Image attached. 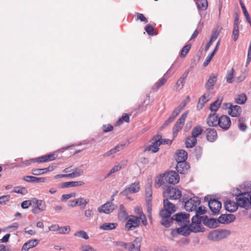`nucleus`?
I'll return each instance as SVG.
<instances>
[{"instance_id":"obj_20","label":"nucleus","mask_w":251,"mask_h":251,"mask_svg":"<svg viewBox=\"0 0 251 251\" xmlns=\"http://www.w3.org/2000/svg\"><path fill=\"white\" fill-rule=\"evenodd\" d=\"M206 134V139L210 142H214L218 138L216 129L212 128H207L205 131Z\"/></svg>"},{"instance_id":"obj_30","label":"nucleus","mask_w":251,"mask_h":251,"mask_svg":"<svg viewBox=\"0 0 251 251\" xmlns=\"http://www.w3.org/2000/svg\"><path fill=\"white\" fill-rule=\"evenodd\" d=\"M55 153H50L48 155L41 156L37 158V161L38 162H46L50 161L53 160L55 159L54 157Z\"/></svg>"},{"instance_id":"obj_28","label":"nucleus","mask_w":251,"mask_h":251,"mask_svg":"<svg viewBox=\"0 0 251 251\" xmlns=\"http://www.w3.org/2000/svg\"><path fill=\"white\" fill-rule=\"evenodd\" d=\"M118 216L119 219L121 221L126 220L128 217L126 209L122 204L120 205Z\"/></svg>"},{"instance_id":"obj_45","label":"nucleus","mask_w":251,"mask_h":251,"mask_svg":"<svg viewBox=\"0 0 251 251\" xmlns=\"http://www.w3.org/2000/svg\"><path fill=\"white\" fill-rule=\"evenodd\" d=\"M165 173L163 174L162 175H160L157 179L156 180V183L158 187H160L165 184L166 181L165 180Z\"/></svg>"},{"instance_id":"obj_59","label":"nucleus","mask_w":251,"mask_h":251,"mask_svg":"<svg viewBox=\"0 0 251 251\" xmlns=\"http://www.w3.org/2000/svg\"><path fill=\"white\" fill-rule=\"evenodd\" d=\"M174 120L175 119L170 116V117L164 122L163 125L161 126L160 129H162L168 126L170 123H172Z\"/></svg>"},{"instance_id":"obj_60","label":"nucleus","mask_w":251,"mask_h":251,"mask_svg":"<svg viewBox=\"0 0 251 251\" xmlns=\"http://www.w3.org/2000/svg\"><path fill=\"white\" fill-rule=\"evenodd\" d=\"M76 196L75 193H71L69 194H64L62 196L61 200L62 201H66L68 199L72 198L75 197Z\"/></svg>"},{"instance_id":"obj_51","label":"nucleus","mask_w":251,"mask_h":251,"mask_svg":"<svg viewBox=\"0 0 251 251\" xmlns=\"http://www.w3.org/2000/svg\"><path fill=\"white\" fill-rule=\"evenodd\" d=\"M202 216L198 215L195 214L192 218V223L191 224H201V222H202L203 218H201Z\"/></svg>"},{"instance_id":"obj_48","label":"nucleus","mask_w":251,"mask_h":251,"mask_svg":"<svg viewBox=\"0 0 251 251\" xmlns=\"http://www.w3.org/2000/svg\"><path fill=\"white\" fill-rule=\"evenodd\" d=\"M131 244L129 245L130 247L134 246L136 248V251H140L141 246V239L139 238H136L132 242Z\"/></svg>"},{"instance_id":"obj_7","label":"nucleus","mask_w":251,"mask_h":251,"mask_svg":"<svg viewBox=\"0 0 251 251\" xmlns=\"http://www.w3.org/2000/svg\"><path fill=\"white\" fill-rule=\"evenodd\" d=\"M189 214L184 212H179L173 216L174 221H176L178 226H184L189 223Z\"/></svg>"},{"instance_id":"obj_46","label":"nucleus","mask_w":251,"mask_h":251,"mask_svg":"<svg viewBox=\"0 0 251 251\" xmlns=\"http://www.w3.org/2000/svg\"><path fill=\"white\" fill-rule=\"evenodd\" d=\"M217 34L216 32H212L210 39L205 46V51H207L209 49V48L210 47V46L211 45L212 43L217 39Z\"/></svg>"},{"instance_id":"obj_50","label":"nucleus","mask_w":251,"mask_h":251,"mask_svg":"<svg viewBox=\"0 0 251 251\" xmlns=\"http://www.w3.org/2000/svg\"><path fill=\"white\" fill-rule=\"evenodd\" d=\"M202 152V148L201 146H198L195 148L194 153L197 160H199V159L201 157Z\"/></svg>"},{"instance_id":"obj_33","label":"nucleus","mask_w":251,"mask_h":251,"mask_svg":"<svg viewBox=\"0 0 251 251\" xmlns=\"http://www.w3.org/2000/svg\"><path fill=\"white\" fill-rule=\"evenodd\" d=\"M197 142V138L192 137V136L188 137L185 141V146L187 148H192L195 146Z\"/></svg>"},{"instance_id":"obj_9","label":"nucleus","mask_w":251,"mask_h":251,"mask_svg":"<svg viewBox=\"0 0 251 251\" xmlns=\"http://www.w3.org/2000/svg\"><path fill=\"white\" fill-rule=\"evenodd\" d=\"M139 182H135L126 187L124 190L120 192V195L127 196L129 193H136L139 192Z\"/></svg>"},{"instance_id":"obj_61","label":"nucleus","mask_w":251,"mask_h":251,"mask_svg":"<svg viewBox=\"0 0 251 251\" xmlns=\"http://www.w3.org/2000/svg\"><path fill=\"white\" fill-rule=\"evenodd\" d=\"M32 202L30 201H24L21 203V207L23 209H27L30 205H31Z\"/></svg>"},{"instance_id":"obj_58","label":"nucleus","mask_w":251,"mask_h":251,"mask_svg":"<svg viewBox=\"0 0 251 251\" xmlns=\"http://www.w3.org/2000/svg\"><path fill=\"white\" fill-rule=\"evenodd\" d=\"M136 15L137 20H139L141 22H144L145 23H147L148 22V19L144 16L143 14L136 13Z\"/></svg>"},{"instance_id":"obj_12","label":"nucleus","mask_w":251,"mask_h":251,"mask_svg":"<svg viewBox=\"0 0 251 251\" xmlns=\"http://www.w3.org/2000/svg\"><path fill=\"white\" fill-rule=\"evenodd\" d=\"M225 105L226 106L229 105V107H228V114L230 116L236 117H239L241 115L242 110L240 106L237 105H233L230 103H226Z\"/></svg>"},{"instance_id":"obj_54","label":"nucleus","mask_w":251,"mask_h":251,"mask_svg":"<svg viewBox=\"0 0 251 251\" xmlns=\"http://www.w3.org/2000/svg\"><path fill=\"white\" fill-rule=\"evenodd\" d=\"M57 164L53 163L52 165H50L47 168L42 169L43 174H45L48 172H51V171H53L55 168L57 167Z\"/></svg>"},{"instance_id":"obj_4","label":"nucleus","mask_w":251,"mask_h":251,"mask_svg":"<svg viewBox=\"0 0 251 251\" xmlns=\"http://www.w3.org/2000/svg\"><path fill=\"white\" fill-rule=\"evenodd\" d=\"M182 202L185 203L184 208L186 211H193L201 203V199L198 197H194L186 201L185 198L182 199Z\"/></svg>"},{"instance_id":"obj_16","label":"nucleus","mask_w":251,"mask_h":251,"mask_svg":"<svg viewBox=\"0 0 251 251\" xmlns=\"http://www.w3.org/2000/svg\"><path fill=\"white\" fill-rule=\"evenodd\" d=\"M185 227V231L188 233V235L190 234L191 232H203V230L201 226V224H191L190 226H188V225L184 226Z\"/></svg>"},{"instance_id":"obj_29","label":"nucleus","mask_w":251,"mask_h":251,"mask_svg":"<svg viewBox=\"0 0 251 251\" xmlns=\"http://www.w3.org/2000/svg\"><path fill=\"white\" fill-rule=\"evenodd\" d=\"M145 194L146 197V201L151 202L152 201V187L150 183H147L145 186Z\"/></svg>"},{"instance_id":"obj_27","label":"nucleus","mask_w":251,"mask_h":251,"mask_svg":"<svg viewBox=\"0 0 251 251\" xmlns=\"http://www.w3.org/2000/svg\"><path fill=\"white\" fill-rule=\"evenodd\" d=\"M187 158V153L186 151L183 150H178L176 154L175 159L177 163L181 161H186Z\"/></svg>"},{"instance_id":"obj_52","label":"nucleus","mask_w":251,"mask_h":251,"mask_svg":"<svg viewBox=\"0 0 251 251\" xmlns=\"http://www.w3.org/2000/svg\"><path fill=\"white\" fill-rule=\"evenodd\" d=\"M194 211L196 212V214L199 216L203 215L206 212L205 207L202 206L197 207V209Z\"/></svg>"},{"instance_id":"obj_43","label":"nucleus","mask_w":251,"mask_h":251,"mask_svg":"<svg viewBox=\"0 0 251 251\" xmlns=\"http://www.w3.org/2000/svg\"><path fill=\"white\" fill-rule=\"evenodd\" d=\"M13 192L17 194H21L23 195L26 194L28 192L26 188L22 186L15 187L13 189Z\"/></svg>"},{"instance_id":"obj_57","label":"nucleus","mask_w":251,"mask_h":251,"mask_svg":"<svg viewBox=\"0 0 251 251\" xmlns=\"http://www.w3.org/2000/svg\"><path fill=\"white\" fill-rule=\"evenodd\" d=\"M70 231V228L69 226H59V233L60 234H65L69 233Z\"/></svg>"},{"instance_id":"obj_31","label":"nucleus","mask_w":251,"mask_h":251,"mask_svg":"<svg viewBox=\"0 0 251 251\" xmlns=\"http://www.w3.org/2000/svg\"><path fill=\"white\" fill-rule=\"evenodd\" d=\"M84 184V182L82 181L65 182L62 184L61 188L76 187L77 186H81Z\"/></svg>"},{"instance_id":"obj_64","label":"nucleus","mask_w":251,"mask_h":251,"mask_svg":"<svg viewBox=\"0 0 251 251\" xmlns=\"http://www.w3.org/2000/svg\"><path fill=\"white\" fill-rule=\"evenodd\" d=\"M31 173L34 176H38L43 174L42 169H34L31 170Z\"/></svg>"},{"instance_id":"obj_56","label":"nucleus","mask_w":251,"mask_h":251,"mask_svg":"<svg viewBox=\"0 0 251 251\" xmlns=\"http://www.w3.org/2000/svg\"><path fill=\"white\" fill-rule=\"evenodd\" d=\"M10 196L9 195L2 196L0 197V204H5L6 202L9 201Z\"/></svg>"},{"instance_id":"obj_34","label":"nucleus","mask_w":251,"mask_h":251,"mask_svg":"<svg viewBox=\"0 0 251 251\" xmlns=\"http://www.w3.org/2000/svg\"><path fill=\"white\" fill-rule=\"evenodd\" d=\"M222 100V98H218L215 101L210 104V110L212 112H216L220 107Z\"/></svg>"},{"instance_id":"obj_32","label":"nucleus","mask_w":251,"mask_h":251,"mask_svg":"<svg viewBox=\"0 0 251 251\" xmlns=\"http://www.w3.org/2000/svg\"><path fill=\"white\" fill-rule=\"evenodd\" d=\"M117 226L116 223H105L100 226V229L104 230H111L115 229Z\"/></svg>"},{"instance_id":"obj_35","label":"nucleus","mask_w":251,"mask_h":251,"mask_svg":"<svg viewBox=\"0 0 251 251\" xmlns=\"http://www.w3.org/2000/svg\"><path fill=\"white\" fill-rule=\"evenodd\" d=\"M192 68L191 67L190 69H188L185 71L181 76L177 80L176 83V85L179 86V85L181 84L182 85V87H183L185 80L187 78V75Z\"/></svg>"},{"instance_id":"obj_17","label":"nucleus","mask_w":251,"mask_h":251,"mask_svg":"<svg viewBox=\"0 0 251 251\" xmlns=\"http://www.w3.org/2000/svg\"><path fill=\"white\" fill-rule=\"evenodd\" d=\"M219 117L216 112L209 114L207 118L206 123L209 126H219Z\"/></svg>"},{"instance_id":"obj_53","label":"nucleus","mask_w":251,"mask_h":251,"mask_svg":"<svg viewBox=\"0 0 251 251\" xmlns=\"http://www.w3.org/2000/svg\"><path fill=\"white\" fill-rule=\"evenodd\" d=\"M73 173L75 177H78L83 174L82 169L78 168H76L73 170Z\"/></svg>"},{"instance_id":"obj_38","label":"nucleus","mask_w":251,"mask_h":251,"mask_svg":"<svg viewBox=\"0 0 251 251\" xmlns=\"http://www.w3.org/2000/svg\"><path fill=\"white\" fill-rule=\"evenodd\" d=\"M247 100V96L245 94H241L235 99V101L237 104H243L245 103Z\"/></svg>"},{"instance_id":"obj_2","label":"nucleus","mask_w":251,"mask_h":251,"mask_svg":"<svg viewBox=\"0 0 251 251\" xmlns=\"http://www.w3.org/2000/svg\"><path fill=\"white\" fill-rule=\"evenodd\" d=\"M204 200L208 201V207L212 213V215H217L220 213L222 208V203L218 200L213 198L211 196L207 195L204 197Z\"/></svg>"},{"instance_id":"obj_15","label":"nucleus","mask_w":251,"mask_h":251,"mask_svg":"<svg viewBox=\"0 0 251 251\" xmlns=\"http://www.w3.org/2000/svg\"><path fill=\"white\" fill-rule=\"evenodd\" d=\"M219 126L222 129L226 130L231 126L230 118L226 115H222L219 118Z\"/></svg>"},{"instance_id":"obj_26","label":"nucleus","mask_w":251,"mask_h":251,"mask_svg":"<svg viewBox=\"0 0 251 251\" xmlns=\"http://www.w3.org/2000/svg\"><path fill=\"white\" fill-rule=\"evenodd\" d=\"M185 226H181L180 227L173 229L171 233V235L174 237H176L178 234H181L184 236H188V233L185 231Z\"/></svg>"},{"instance_id":"obj_44","label":"nucleus","mask_w":251,"mask_h":251,"mask_svg":"<svg viewBox=\"0 0 251 251\" xmlns=\"http://www.w3.org/2000/svg\"><path fill=\"white\" fill-rule=\"evenodd\" d=\"M129 121V115L127 114H125L123 115L116 123L115 126H119L122 124L124 122L128 123Z\"/></svg>"},{"instance_id":"obj_63","label":"nucleus","mask_w":251,"mask_h":251,"mask_svg":"<svg viewBox=\"0 0 251 251\" xmlns=\"http://www.w3.org/2000/svg\"><path fill=\"white\" fill-rule=\"evenodd\" d=\"M82 251H96L94 248L88 245H83L81 246Z\"/></svg>"},{"instance_id":"obj_5","label":"nucleus","mask_w":251,"mask_h":251,"mask_svg":"<svg viewBox=\"0 0 251 251\" xmlns=\"http://www.w3.org/2000/svg\"><path fill=\"white\" fill-rule=\"evenodd\" d=\"M230 232L226 229L214 230L208 235V239L212 241H219L226 238Z\"/></svg>"},{"instance_id":"obj_47","label":"nucleus","mask_w":251,"mask_h":251,"mask_svg":"<svg viewBox=\"0 0 251 251\" xmlns=\"http://www.w3.org/2000/svg\"><path fill=\"white\" fill-rule=\"evenodd\" d=\"M74 236L81 237L86 240L89 239V236L88 235L87 232L83 230H79L78 231L75 232L74 233Z\"/></svg>"},{"instance_id":"obj_62","label":"nucleus","mask_w":251,"mask_h":251,"mask_svg":"<svg viewBox=\"0 0 251 251\" xmlns=\"http://www.w3.org/2000/svg\"><path fill=\"white\" fill-rule=\"evenodd\" d=\"M113 129V127L111 125H103L102 126V130L104 132H108L111 131H112Z\"/></svg>"},{"instance_id":"obj_3","label":"nucleus","mask_w":251,"mask_h":251,"mask_svg":"<svg viewBox=\"0 0 251 251\" xmlns=\"http://www.w3.org/2000/svg\"><path fill=\"white\" fill-rule=\"evenodd\" d=\"M181 192L177 188L174 187H168L166 191L163 193V205L164 204V201L169 200H179L181 197Z\"/></svg>"},{"instance_id":"obj_6","label":"nucleus","mask_w":251,"mask_h":251,"mask_svg":"<svg viewBox=\"0 0 251 251\" xmlns=\"http://www.w3.org/2000/svg\"><path fill=\"white\" fill-rule=\"evenodd\" d=\"M31 201L34 204L32 208V212L33 214H38L46 210V204L44 201L32 198Z\"/></svg>"},{"instance_id":"obj_21","label":"nucleus","mask_w":251,"mask_h":251,"mask_svg":"<svg viewBox=\"0 0 251 251\" xmlns=\"http://www.w3.org/2000/svg\"><path fill=\"white\" fill-rule=\"evenodd\" d=\"M190 165L186 161H181L177 163L176 166V170L177 172L181 174H185L190 168Z\"/></svg>"},{"instance_id":"obj_40","label":"nucleus","mask_w":251,"mask_h":251,"mask_svg":"<svg viewBox=\"0 0 251 251\" xmlns=\"http://www.w3.org/2000/svg\"><path fill=\"white\" fill-rule=\"evenodd\" d=\"M191 45L189 44L185 45L181 50L179 56L181 57H184L190 50Z\"/></svg>"},{"instance_id":"obj_49","label":"nucleus","mask_w":251,"mask_h":251,"mask_svg":"<svg viewBox=\"0 0 251 251\" xmlns=\"http://www.w3.org/2000/svg\"><path fill=\"white\" fill-rule=\"evenodd\" d=\"M231 194L232 195L236 196V198H238L240 196H243V195H246V193L245 192H242L240 189H239L238 188H236V189H233L231 192Z\"/></svg>"},{"instance_id":"obj_18","label":"nucleus","mask_w":251,"mask_h":251,"mask_svg":"<svg viewBox=\"0 0 251 251\" xmlns=\"http://www.w3.org/2000/svg\"><path fill=\"white\" fill-rule=\"evenodd\" d=\"M220 224H226L233 222L235 221L236 217L233 214H222L219 218Z\"/></svg>"},{"instance_id":"obj_23","label":"nucleus","mask_w":251,"mask_h":251,"mask_svg":"<svg viewBox=\"0 0 251 251\" xmlns=\"http://www.w3.org/2000/svg\"><path fill=\"white\" fill-rule=\"evenodd\" d=\"M217 76L215 75L214 74H211L209 78L208 79L205 87L207 90H211L213 89V87L217 82Z\"/></svg>"},{"instance_id":"obj_39","label":"nucleus","mask_w":251,"mask_h":251,"mask_svg":"<svg viewBox=\"0 0 251 251\" xmlns=\"http://www.w3.org/2000/svg\"><path fill=\"white\" fill-rule=\"evenodd\" d=\"M76 201L77 202V205L80 207L81 209H84L86 205L89 202V200H86L83 198L77 199Z\"/></svg>"},{"instance_id":"obj_42","label":"nucleus","mask_w":251,"mask_h":251,"mask_svg":"<svg viewBox=\"0 0 251 251\" xmlns=\"http://www.w3.org/2000/svg\"><path fill=\"white\" fill-rule=\"evenodd\" d=\"M173 66V65H172L170 69L167 72L166 74L164 75V76L161 78V79L159 81L155 83V87H156L157 90L162 86L166 83L167 78H166L165 76H166V74L170 71Z\"/></svg>"},{"instance_id":"obj_22","label":"nucleus","mask_w":251,"mask_h":251,"mask_svg":"<svg viewBox=\"0 0 251 251\" xmlns=\"http://www.w3.org/2000/svg\"><path fill=\"white\" fill-rule=\"evenodd\" d=\"M152 142L151 144L146 148L145 150V151H151V148H152L153 146H155L158 148V147L161 145L160 141H161V135L160 134H157L152 138Z\"/></svg>"},{"instance_id":"obj_36","label":"nucleus","mask_w":251,"mask_h":251,"mask_svg":"<svg viewBox=\"0 0 251 251\" xmlns=\"http://www.w3.org/2000/svg\"><path fill=\"white\" fill-rule=\"evenodd\" d=\"M203 129L201 126L198 125L195 126L192 131L191 135L192 137L197 138L199 135H201L202 133Z\"/></svg>"},{"instance_id":"obj_55","label":"nucleus","mask_w":251,"mask_h":251,"mask_svg":"<svg viewBox=\"0 0 251 251\" xmlns=\"http://www.w3.org/2000/svg\"><path fill=\"white\" fill-rule=\"evenodd\" d=\"M145 30L149 35H154V27L150 25H148L146 26Z\"/></svg>"},{"instance_id":"obj_24","label":"nucleus","mask_w":251,"mask_h":251,"mask_svg":"<svg viewBox=\"0 0 251 251\" xmlns=\"http://www.w3.org/2000/svg\"><path fill=\"white\" fill-rule=\"evenodd\" d=\"M238 207L237 202L230 200L226 201L225 203V209L230 212H233L236 211Z\"/></svg>"},{"instance_id":"obj_14","label":"nucleus","mask_w":251,"mask_h":251,"mask_svg":"<svg viewBox=\"0 0 251 251\" xmlns=\"http://www.w3.org/2000/svg\"><path fill=\"white\" fill-rule=\"evenodd\" d=\"M202 223L209 228H216L219 226V219L208 218L207 216H202Z\"/></svg>"},{"instance_id":"obj_25","label":"nucleus","mask_w":251,"mask_h":251,"mask_svg":"<svg viewBox=\"0 0 251 251\" xmlns=\"http://www.w3.org/2000/svg\"><path fill=\"white\" fill-rule=\"evenodd\" d=\"M38 240L37 239H31L25 242L23 246L21 251H27L37 245Z\"/></svg>"},{"instance_id":"obj_11","label":"nucleus","mask_w":251,"mask_h":251,"mask_svg":"<svg viewBox=\"0 0 251 251\" xmlns=\"http://www.w3.org/2000/svg\"><path fill=\"white\" fill-rule=\"evenodd\" d=\"M140 224L139 218L135 216H131V218L128 219L126 224L125 229L126 230H131L133 228H135L139 226Z\"/></svg>"},{"instance_id":"obj_19","label":"nucleus","mask_w":251,"mask_h":251,"mask_svg":"<svg viewBox=\"0 0 251 251\" xmlns=\"http://www.w3.org/2000/svg\"><path fill=\"white\" fill-rule=\"evenodd\" d=\"M243 195V196L236 198V202L238 206L248 209L251 208V205L250 204L249 199L248 198L245 197Z\"/></svg>"},{"instance_id":"obj_41","label":"nucleus","mask_w":251,"mask_h":251,"mask_svg":"<svg viewBox=\"0 0 251 251\" xmlns=\"http://www.w3.org/2000/svg\"><path fill=\"white\" fill-rule=\"evenodd\" d=\"M235 71L233 68L227 72V74L226 77V79L228 83H232L233 81V76Z\"/></svg>"},{"instance_id":"obj_10","label":"nucleus","mask_w":251,"mask_h":251,"mask_svg":"<svg viewBox=\"0 0 251 251\" xmlns=\"http://www.w3.org/2000/svg\"><path fill=\"white\" fill-rule=\"evenodd\" d=\"M165 180L167 183L175 184L179 182V176L175 171H169L165 173Z\"/></svg>"},{"instance_id":"obj_37","label":"nucleus","mask_w":251,"mask_h":251,"mask_svg":"<svg viewBox=\"0 0 251 251\" xmlns=\"http://www.w3.org/2000/svg\"><path fill=\"white\" fill-rule=\"evenodd\" d=\"M208 99L206 98V96L205 94L202 95L200 98L199 100V102L197 104V108L199 109H202L204 106V104L206 103L208 101Z\"/></svg>"},{"instance_id":"obj_8","label":"nucleus","mask_w":251,"mask_h":251,"mask_svg":"<svg viewBox=\"0 0 251 251\" xmlns=\"http://www.w3.org/2000/svg\"><path fill=\"white\" fill-rule=\"evenodd\" d=\"M188 112L187 111L184 112L177 120L173 127V134L174 136H176L178 131L182 129L186 118L188 115Z\"/></svg>"},{"instance_id":"obj_13","label":"nucleus","mask_w":251,"mask_h":251,"mask_svg":"<svg viewBox=\"0 0 251 251\" xmlns=\"http://www.w3.org/2000/svg\"><path fill=\"white\" fill-rule=\"evenodd\" d=\"M115 208L116 206L113 204L112 202L108 201L106 203L99 207L98 211L100 213H104L106 214H108L112 212Z\"/></svg>"},{"instance_id":"obj_1","label":"nucleus","mask_w":251,"mask_h":251,"mask_svg":"<svg viewBox=\"0 0 251 251\" xmlns=\"http://www.w3.org/2000/svg\"><path fill=\"white\" fill-rule=\"evenodd\" d=\"M176 211L175 205L167 200L164 201L163 208L159 212V215L162 219L160 223L165 227H168L171 226L174 222L173 216L171 215Z\"/></svg>"}]
</instances>
